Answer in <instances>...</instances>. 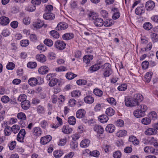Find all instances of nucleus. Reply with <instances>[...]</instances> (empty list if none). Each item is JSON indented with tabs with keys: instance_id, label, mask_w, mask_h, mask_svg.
Segmentation results:
<instances>
[{
	"instance_id": "nucleus-45",
	"label": "nucleus",
	"mask_w": 158,
	"mask_h": 158,
	"mask_svg": "<svg viewBox=\"0 0 158 158\" xmlns=\"http://www.w3.org/2000/svg\"><path fill=\"white\" fill-rule=\"evenodd\" d=\"M17 118L22 120H24L26 119V116L25 114L23 112H20L17 115Z\"/></svg>"
},
{
	"instance_id": "nucleus-42",
	"label": "nucleus",
	"mask_w": 158,
	"mask_h": 158,
	"mask_svg": "<svg viewBox=\"0 0 158 158\" xmlns=\"http://www.w3.org/2000/svg\"><path fill=\"white\" fill-rule=\"evenodd\" d=\"M44 43L48 47H51L53 45V42L50 39H46L44 41Z\"/></svg>"
},
{
	"instance_id": "nucleus-10",
	"label": "nucleus",
	"mask_w": 158,
	"mask_h": 158,
	"mask_svg": "<svg viewBox=\"0 0 158 158\" xmlns=\"http://www.w3.org/2000/svg\"><path fill=\"white\" fill-rule=\"evenodd\" d=\"M94 57L92 55H86L83 58V62L87 65L90 64V61L93 59Z\"/></svg>"
},
{
	"instance_id": "nucleus-57",
	"label": "nucleus",
	"mask_w": 158,
	"mask_h": 158,
	"mask_svg": "<svg viewBox=\"0 0 158 158\" xmlns=\"http://www.w3.org/2000/svg\"><path fill=\"white\" fill-rule=\"evenodd\" d=\"M43 24L44 23L43 22L38 21V22L34 23L33 25L34 27L36 28H40L43 27Z\"/></svg>"
},
{
	"instance_id": "nucleus-12",
	"label": "nucleus",
	"mask_w": 158,
	"mask_h": 158,
	"mask_svg": "<svg viewBox=\"0 0 158 158\" xmlns=\"http://www.w3.org/2000/svg\"><path fill=\"white\" fill-rule=\"evenodd\" d=\"M86 114L85 110L83 109L78 110L76 112V117L79 118H82L85 116Z\"/></svg>"
},
{
	"instance_id": "nucleus-33",
	"label": "nucleus",
	"mask_w": 158,
	"mask_h": 158,
	"mask_svg": "<svg viewBox=\"0 0 158 158\" xmlns=\"http://www.w3.org/2000/svg\"><path fill=\"white\" fill-rule=\"evenodd\" d=\"M93 93L96 96L99 97H102L103 94V91L98 89H94Z\"/></svg>"
},
{
	"instance_id": "nucleus-8",
	"label": "nucleus",
	"mask_w": 158,
	"mask_h": 158,
	"mask_svg": "<svg viewBox=\"0 0 158 158\" xmlns=\"http://www.w3.org/2000/svg\"><path fill=\"white\" fill-rule=\"evenodd\" d=\"M10 22L9 18L5 16H2L0 17V24L3 26L8 25Z\"/></svg>"
},
{
	"instance_id": "nucleus-36",
	"label": "nucleus",
	"mask_w": 158,
	"mask_h": 158,
	"mask_svg": "<svg viewBox=\"0 0 158 158\" xmlns=\"http://www.w3.org/2000/svg\"><path fill=\"white\" fill-rule=\"evenodd\" d=\"M37 111L38 114H43L45 112V109L43 106L39 105L37 107Z\"/></svg>"
},
{
	"instance_id": "nucleus-23",
	"label": "nucleus",
	"mask_w": 158,
	"mask_h": 158,
	"mask_svg": "<svg viewBox=\"0 0 158 158\" xmlns=\"http://www.w3.org/2000/svg\"><path fill=\"white\" fill-rule=\"evenodd\" d=\"M84 101L86 103L91 104L94 102V98L90 95H87L84 98Z\"/></svg>"
},
{
	"instance_id": "nucleus-51",
	"label": "nucleus",
	"mask_w": 158,
	"mask_h": 158,
	"mask_svg": "<svg viewBox=\"0 0 158 158\" xmlns=\"http://www.w3.org/2000/svg\"><path fill=\"white\" fill-rule=\"evenodd\" d=\"M15 67V64L12 62H9L6 66V68L8 70H12Z\"/></svg>"
},
{
	"instance_id": "nucleus-25",
	"label": "nucleus",
	"mask_w": 158,
	"mask_h": 158,
	"mask_svg": "<svg viewBox=\"0 0 158 158\" xmlns=\"http://www.w3.org/2000/svg\"><path fill=\"white\" fill-rule=\"evenodd\" d=\"M152 74L153 73L151 71L147 72L144 77V81L145 82H149L151 80Z\"/></svg>"
},
{
	"instance_id": "nucleus-60",
	"label": "nucleus",
	"mask_w": 158,
	"mask_h": 158,
	"mask_svg": "<svg viewBox=\"0 0 158 158\" xmlns=\"http://www.w3.org/2000/svg\"><path fill=\"white\" fill-rule=\"evenodd\" d=\"M112 73V70H104V71L103 75L105 77H108L111 75Z\"/></svg>"
},
{
	"instance_id": "nucleus-49",
	"label": "nucleus",
	"mask_w": 158,
	"mask_h": 158,
	"mask_svg": "<svg viewBox=\"0 0 158 158\" xmlns=\"http://www.w3.org/2000/svg\"><path fill=\"white\" fill-rule=\"evenodd\" d=\"M4 134L6 136H9L11 133V129L9 126L6 127L4 130Z\"/></svg>"
},
{
	"instance_id": "nucleus-64",
	"label": "nucleus",
	"mask_w": 158,
	"mask_h": 158,
	"mask_svg": "<svg viewBox=\"0 0 158 158\" xmlns=\"http://www.w3.org/2000/svg\"><path fill=\"white\" fill-rule=\"evenodd\" d=\"M76 103V101L74 98L70 99L68 102L69 105L71 107L74 106Z\"/></svg>"
},
{
	"instance_id": "nucleus-24",
	"label": "nucleus",
	"mask_w": 158,
	"mask_h": 158,
	"mask_svg": "<svg viewBox=\"0 0 158 158\" xmlns=\"http://www.w3.org/2000/svg\"><path fill=\"white\" fill-rule=\"evenodd\" d=\"M133 114L135 117L137 118L142 117L144 115L141 110L138 109L135 110Z\"/></svg>"
},
{
	"instance_id": "nucleus-19",
	"label": "nucleus",
	"mask_w": 158,
	"mask_h": 158,
	"mask_svg": "<svg viewBox=\"0 0 158 158\" xmlns=\"http://www.w3.org/2000/svg\"><path fill=\"white\" fill-rule=\"evenodd\" d=\"M74 37V35L72 33H66L62 35V38L64 40H70Z\"/></svg>"
},
{
	"instance_id": "nucleus-50",
	"label": "nucleus",
	"mask_w": 158,
	"mask_h": 158,
	"mask_svg": "<svg viewBox=\"0 0 158 158\" xmlns=\"http://www.w3.org/2000/svg\"><path fill=\"white\" fill-rule=\"evenodd\" d=\"M68 121L69 124L73 125H74L76 123V118L73 116L69 117L68 119Z\"/></svg>"
},
{
	"instance_id": "nucleus-13",
	"label": "nucleus",
	"mask_w": 158,
	"mask_h": 158,
	"mask_svg": "<svg viewBox=\"0 0 158 158\" xmlns=\"http://www.w3.org/2000/svg\"><path fill=\"white\" fill-rule=\"evenodd\" d=\"M49 68L46 66H41L38 69L39 73L41 74H45L47 73L49 71Z\"/></svg>"
},
{
	"instance_id": "nucleus-1",
	"label": "nucleus",
	"mask_w": 158,
	"mask_h": 158,
	"mask_svg": "<svg viewBox=\"0 0 158 158\" xmlns=\"http://www.w3.org/2000/svg\"><path fill=\"white\" fill-rule=\"evenodd\" d=\"M26 134V132L25 130L24 129H21L18 134L17 140L20 142H23V140Z\"/></svg>"
},
{
	"instance_id": "nucleus-48",
	"label": "nucleus",
	"mask_w": 158,
	"mask_h": 158,
	"mask_svg": "<svg viewBox=\"0 0 158 158\" xmlns=\"http://www.w3.org/2000/svg\"><path fill=\"white\" fill-rule=\"evenodd\" d=\"M63 154V152L62 151H55L54 152L53 155L56 158L61 157Z\"/></svg>"
},
{
	"instance_id": "nucleus-46",
	"label": "nucleus",
	"mask_w": 158,
	"mask_h": 158,
	"mask_svg": "<svg viewBox=\"0 0 158 158\" xmlns=\"http://www.w3.org/2000/svg\"><path fill=\"white\" fill-rule=\"evenodd\" d=\"M67 142V138L64 137L63 139H60V141L58 143V145L60 146H62L64 145Z\"/></svg>"
},
{
	"instance_id": "nucleus-58",
	"label": "nucleus",
	"mask_w": 158,
	"mask_h": 158,
	"mask_svg": "<svg viewBox=\"0 0 158 158\" xmlns=\"http://www.w3.org/2000/svg\"><path fill=\"white\" fill-rule=\"evenodd\" d=\"M67 69L66 67L64 66H60L56 67L55 69V70L57 72H64L67 71Z\"/></svg>"
},
{
	"instance_id": "nucleus-39",
	"label": "nucleus",
	"mask_w": 158,
	"mask_h": 158,
	"mask_svg": "<svg viewBox=\"0 0 158 158\" xmlns=\"http://www.w3.org/2000/svg\"><path fill=\"white\" fill-rule=\"evenodd\" d=\"M102 105V104L97 103L94 108V111L96 112H99L101 111L103 108Z\"/></svg>"
},
{
	"instance_id": "nucleus-21",
	"label": "nucleus",
	"mask_w": 158,
	"mask_h": 158,
	"mask_svg": "<svg viewBox=\"0 0 158 158\" xmlns=\"http://www.w3.org/2000/svg\"><path fill=\"white\" fill-rule=\"evenodd\" d=\"M28 82L31 86H35L38 84V80L35 77H31L29 79Z\"/></svg>"
},
{
	"instance_id": "nucleus-3",
	"label": "nucleus",
	"mask_w": 158,
	"mask_h": 158,
	"mask_svg": "<svg viewBox=\"0 0 158 158\" xmlns=\"http://www.w3.org/2000/svg\"><path fill=\"white\" fill-rule=\"evenodd\" d=\"M94 130L98 134V135L100 137L104 131V129L102 127L101 125L98 124H96L94 126Z\"/></svg>"
},
{
	"instance_id": "nucleus-47",
	"label": "nucleus",
	"mask_w": 158,
	"mask_h": 158,
	"mask_svg": "<svg viewBox=\"0 0 158 158\" xmlns=\"http://www.w3.org/2000/svg\"><path fill=\"white\" fill-rule=\"evenodd\" d=\"M11 131L14 133H17L20 130V127L17 125H14L11 127Z\"/></svg>"
},
{
	"instance_id": "nucleus-26",
	"label": "nucleus",
	"mask_w": 158,
	"mask_h": 158,
	"mask_svg": "<svg viewBox=\"0 0 158 158\" xmlns=\"http://www.w3.org/2000/svg\"><path fill=\"white\" fill-rule=\"evenodd\" d=\"M36 58L37 60L41 62H44L46 60V56L43 54L37 55Z\"/></svg>"
},
{
	"instance_id": "nucleus-63",
	"label": "nucleus",
	"mask_w": 158,
	"mask_h": 158,
	"mask_svg": "<svg viewBox=\"0 0 158 158\" xmlns=\"http://www.w3.org/2000/svg\"><path fill=\"white\" fill-rule=\"evenodd\" d=\"M140 110H141L142 112L144 114L145 112L147 111L148 110V107L145 105L142 104L139 106Z\"/></svg>"
},
{
	"instance_id": "nucleus-22",
	"label": "nucleus",
	"mask_w": 158,
	"mask_h": 158,
	"mask_svg": "<svg viewBox=\"0 0 158 158\" xmlns=\"http://www.w3.org/2000/svg\"><path fill=\"white\" fill-rule=\"evenodd\" d=\"M144 12V8L143 6L138 7L135 10V12L137 15H140Z\"/></svg>"
},
{
	"instance_id": "nucleus-4",
	"label": "nucleus",
	"mask_w": 158,
	"mask_h": 158,
	"mask_svg": "<svg viewBox=\"0 0 158 158\" xmlns=\"http://www.w3.org/2000/svg\"><path fill=\"white\" fill-rule=\"evenodd\" d=\"M133 99L134 102L136 103L137 106H138L139 103L143 100V98L141 94H136L134 95Z\"/></svg>"
},
{
	"instance_id": "nucleus-9",
	"label": "nucleus",
	"mask_w": 158,
	"mask_h": 158,
	"mask_svg": "<svg viewBox=\"0 0 158 158\" xmlns=\"http://www.w3.org/2000/svg\"><path fill=\"white\" fill-rule=\"evenodd\" d=\"M32 133L34 135L38 137L41 135L42 133L41 129L39 127H35L32 130Z\"/></svg>"
},
{
	"instance_id": "nucleus-44",
	"label": "nucleus",
	"mask_w": 158,
	"mask_h": 158,
	"mask_svg": "<svg viewBox=\"0 0 158 158\" xmlns=\"http://www.w3.org/2000/svg\"><path fill=\"white\" fill-rule=\"evenodd\" d=\"M71 94L73 97H78L81 95V92L79 90H75L71 92Z\"/></svg>"
},
{
	"instance_id": "nucleus-27",
	"label": "nucleus",
	"mask_w": 158,
	"mask_h": 158,
	"mask_svg": "<svg viewBox=\"0 0 158 158\" xmlns=\"http://www.w3.org/2000/svg\"><path fill=\"white\" fill-rule=\"evenodd\" d=\"M98 119L101 123H104L107 122L108 118L106 115L103 114L99 116Z\"/></svg>"
},
{
	"instance_id": "nucleus-30",
	"label": "nucleus",
	"mask_w": 158,
	"mask_h": 158,
	"mask_svg": "<svg viewBox=\"0 0 158 158\" xmlns=\"http://www.w3.org/2000/svg\"><path fill=\"white\" fill-rule=\"evenodd\" d=\"M103 25L105 27H109L114 24V21L111 19H107L105 21Z\"/></svg>"
},
{
	"instance_id": "nucleus-14",
	"label": "nucleus",
	"mask_w": 158,
	"mask_h": 158,
	"mask_svg": "<svg viewBox=\"0 0 158 158\" xmlns=\"http://www.w3.org/2000/svg\"><path fill=\"white\" fill-rule=\"evenodd\" d=\"M154 2L152 1H149L147 2L145 4V7L148 10H152L155 7Z\"/></svg>"
},
{
	"instance_id": "nucleus-16",
	"label": "nucleus",
	"mask_w": 158,
	"mask_h": 158,
	"mask_svg": "<svg viewBox=\"0 0 158 158\" xmlns=\"http://www.w3.org/2000/svg\"><path fill=\"white\" fill-rule=\"evenodd\" d=\"M157 133V131L156 130L151 128L147 129L145 131V134L148 135L156 134Z\"/></svg>"
},
{
	"instance_id": "nucleus-54",
	"label": "nucleus",
	"mask_w": 158,
	"mask_h": 158,
	"mask_svg": "<svg viewBox=\"0 0 158 158\" xmlns=\"http://www.w3.org/2000/svg\"><path fill=\"white\" fill-rule=\"evenodd\" d=\"M107 102L112 105L115 106L116 102L114 99L113 98H109L106 99Z\"/></svg>"
},
{
	"instance_id": "nucleus-15",
	"label": "nucleus",
	"mask_w": 158,
	"mask_h": 158,
	"mask_svg": "<svg viewBox=\"0 0 158 158\" xmlns=\"http://www.w3.org/2000/svg\"><path fill=\"white\" fill-rule=\"evenodd\" d=\"M44 19L47 20H52L55 18V15L51 12H46L43 15Z\"/></svg>"
},
{
	"instance_id": "nucleus-31",
	"label": "nucleus",
	"mask_w": 158,
	"mask_h": 158,
	"mask_svg": "<svg viewBox=\"0 0 158 158\" xmlns=\"http://www.w3.org/2000/svg\"><path fill=\"white\" fill-rule=\"evenodd\" d=\"M100 68V64H96L92 66L89 69V70L91 73L96 71Z\"/></svg>"
},
{
	"instance_id": "nucleus-29",
	"label": "nucleus",
	"mask_w": 158,
	"mask_h": 158,
	"mask_svg": "<svg viewBox=\"0 0 158 158\" xmlns=\"http://www.w3.org/2000/svg\"><path fill=\"white\" fill-rule=\"evenodd\" d=\"M115 126L112 124L108 125L106 128V131L109 133H112L115 130Z\"/></svg>"
},
{
	"instance_id": "nucleus-28",
	"label": "nucleus",
	"mask_w": 158,
	"mask_h": 158,
	"mask_svg": "<svg viewBox=\"0 0 158 158\" xmlns=\"http://www.w3.org/2000/svg\"><path fill=\"white\" fill-rule=\"evenodd\" d=\"M148 117L151 119V120H155L157 118V115L155 112L152 111L148 114Z\"/></svg>"
},
{
	"instance_id": "nucleus-55",
	"label": "nucleus",
	"mask_w": 158,
	"mask_h": 158,
	"mask_svg": "<svg viewBox=\"0 0 158 158\" xmlns=\"http://www.w3.org/2000/svg\"><path fill=\"white\" fill-rule=\"evenodd\" d=\"M58 80L55 78L52 79L49 83V85L50 86H53L57 84Z\"/></svg>"
},
{
	"instance_id": "nucleus-43",
	"label": "nucleus",
	"mask_w": 158,
	"mask_h": 158,
	"mask_svg": "<svg viewBox=\"0 0 158 158\" xmlns=\"http://www.w3.org/2000/svg\"><path fill=\"white\" fill-rule=\"evenodd\" d=\"M103 69V71L112 70L111 69V66L110 64L109 63H106L101 67Z\"/></svg>"
},
{
	"instance_id": "nucleus-20",
	"label": "nucleus",
	"mask_w": 158,
	"mask_h": 158,
	"mask_svg": "<svg viewBox=\"0 0 158 158\" xmlns=\"http://www.w3.org/2000/svg\"><path fill=\"white\" fill-rule=\"evenodd\" d=\"M90 141L88 139H85L82 140L81 142L80 146L82 148H85L88 147L90 143Z\"/></svg>"
},
{
	"instance_id": "nucleus-37",
	"label": "nucleus",
	"mask_w": 158,
	"mask_h": 158,
	"mask_svg": "<svg viewBox=\"0 0 158 158\" xmlns=\"http://www.w3.org/2000/svg\"><path fill=\"white\" fill-rule=\"evenodd\" d=\"M141 123L144 125H148L151 123V120L148 117H145L142 119Z\"/></svg>"
},
{
	"instance_id": "nucleus-2",
	"label": "nucleus",
	"mask_w": 158,
	"mask_h": 158,
	"mask_svg": "<svg viewBox=\"0 0 158 158\" xmlns=\"http://www.w3.org/2000/svg\"><path fill=\"white\" fill-rule=\"evenodd\" d=\"M54 45L56 48L59 50H61L65 48L66 44L62 41L57 40L55 43Z\"/></svg>"
},
{
	"instance_id": "nucleus-56",
	"label": "nucleus",
	"mask_w": 158,
	"mask_h": 158,
	"mask_svg": "<svg viewBox=\"0 0 158 158\" xmlns=\"http://www.w3.org/2000/svg\"><path fill=\"white\" fill-rule=\"evenodd\" d=\"M36 9L35 6L33 5H31L27 7L26 8V10L28 11L33 12Z\"/></svg>"
},
{
	"instance_id": "nucleus-18",
	"label": "nucleus",
	"mask_w": 158,
	"mask_h": 158,
	"mask_svg": "<svg viewBox=\"0 0 158 158\" xmlns=\"http://www.w3.org/2000/svg\"><path fill=\"white\" fill-rule=\"evenodd\" d=\"M21 106L24 110L28 109L30 107V103L29 101L26 100L21 103Z\"/></svg>"
},
{
	"instance_id": "nucleus-32",
	"label": "nucleus",
	"mask_w": 158,
	"mask_h": 158,
	"mask_svg": "<svg viewBox=\"0 0 158 158\" xmlns=\"http://www.w3.org/2000/svg\"><path fill=\"white\" fill-rule=\"evenodd\" d=\"M106 114L108 116H111L115 113V111L111 107L107 108L105 112Z\"/></svg>"
},
{
	"instance_id": "nucleus-52",
	"label": "nucleus",
	"mask_w": 158,
	"mask_h": 158,
	"mask_svg": "<svg viewBox=\"0 0 158 158\" xmlns=\"http://www.w3.org/2000/svg\"><path fill=\"white\" fill-rule=\"evenodd\" d=\"M151 37L153 42H156L158 41V34L156 33L152 34L151 35Z\"/></svg>"
},
{
	"instance_id": "nucleus-40",
	"label": "nucleus",
	"mask_w": 158,
	"mask_h": 158,
	"mask_svg": "<svg viewBox=\"0 0 158 158\" xmlns=\"http://www.w3.org/2000/svg\"><path fill=\"white\" fill-rule=\"evenodd\" d=\"M40 125L41 127L43 129H46L48 127V122L45 120L41 121L40 123Z\"/></svg>"
},
{
	"instance_id": "nucleus-6",
	"label": "nucleus",
	"mask_w": 158,
	"mask_h": 158,
	"mask_svg": "<svg viewBox=\"0 0 158 158\" xmlns=\"http://www.w3.org/2000/svg\"><path fill=\"white\" fill-rule=\"evenodd\" d=\"M52 139V137L50 135H47L41 138L40 139V143L42 145L46 144Z\"/></svg>"
},
{
	"instance_id": "nucleus-38",
	"label": "nucleus",
	"mask_w": 158,
	"mask_h": 158,
	"mask_svg": "<svg viewBox=\"0 0 158 158\" xmlns=\"http://www.w3.org/2000/svg\"><path fill=\"white\" fill-rule=\"evenodd\" d=\"M97 15V14L93 11H90L88 14L89 19L91 20H94L96 18Z\"/></svg>"
},
{
	"instance_id": "nucleus-61",
	"label": "nucleus",
	"mask_w": 158,
	"mask_h": 158,
	"mask_svg": "<svg viewBox=\"0 0 158 158\" xmlns=\"http://www.w3.org/2000/svg\"><path fill=\"white\" fill-rule=\"evenodd\" d=\"M149 65V62L147 60L143 61L142 63V68L144 69H148Z\"/></svg>"
},
{
	"instance_id": "nucleus-59",
	"label": "nucleus",
	"mask_w": 158,
	"mask_h": 158,
	"mask_svg": "<svg viewBox=\"0 0 158 158\" xmlns=\"http://www.w3.org/2000/svg\"><path fill=\"white\" fill-rule=\"evenodd\" d=\"M27 66L28 68L33 69L36 67L37 64L35 62H31L27 63Z\"/></svg>"
},
{
	"instance_id": "nucleus-53",
	"label": "nucleus",
	"mask_w": 158,
	"mask_h": 158,
	"mask_svg": "<svg viewBox=\"0 0 158 158\" xmlns=\"http://www.w3.org/2000/svg\"><path fill=\"white\" fill-rule=\"evenodd\" d=\"M26 95L24 94H22L18 97V100L20 102H23L26 101Z\"/></svg>"
},
{
	"instance_id": "nucleus-7",
	"label": "nucleus",
	"mask_w": 158,
	"mask_h": 158,
	"mask_svg": "<svg viewBox=\"0 0 158 158\" xmlns=\"http://www.w3.org/2000/svg\"><path fill=\"white\" fill-rule=\"evenodd\" d=\"M95 26L98 27H100L103 25L104 21L102 19L100 18H96L94 21Z\"/></svg>"
},
{
	"instance_id": "nucleus-62",
	"label": "nucleus",
	"mask_w": 158,
	"mask_h": 158,
	"mask_svg": "<svg viewBox=\"0 0 158 158\" xmlns=\"http://www.w3.org/2000/svg\"><path fill=\"white\" fill-rule=\"evenodd\" d=\"M37 48L40 51L43 52L47 50V48L44 45L40 44L37 47Z\"/></svg>"
},
{
	"instance_id": "nucleus-35",
	"label": "nucleus",
	"mask_w": 158,
	"mask_h": 158,
	"mask_svg": "<svg viewBox=\"0 0 158 158\" xmlns=\"http://www.w3.org/2000/svg\"><path fill=\"white\" fill-rule=\"evenodd\" d=\"M50 35L53 38L55 39H58L59 37V34L56 31L54 30L50 31Z\"/></svg>"
},
{
	"instance_id": "nucleus-17",
	"label": "nucleus",
	"mask_w": 158,
	"mask_h": 158,
	"mask_svg": "<svg viewBox=\"0 0 158 158\" xmlns=\"http://www.w3.org/2000/svg\"><path fill=\"white\" fill-rule=\"evenodd\" d=\"M62 130L63 133L67 134L71 133L73 131L72 128L69 126H64L62 129Z\"/></svg>"
},
{
	"instance_id": "nucleus-11",
	"label": "nucleus",
	"mask_w": 158,
	"mask_h": 158,
	"mask_svg": "<svg viewBox=\"0 0 158 158\" xmlns=\"http://www.w3.org/2000/svg\"><path fill=\"white\" fill-rule=\"evenodd\" d=\"M68 27V24L64 22L60 23H58L56 28L57 30H65Z\"/></svg>"
},
{
	"instance_id": "nucleus-41",
	"label": "nucleus",
	"mask_w": 158,
	"mask_h": 158,
	"mask_svg": "<svg viewBox=\"0 0 158 158\" xmlns=\"http://www.w3.org/2000/svg\"><path fill=\"white\" fill-rule=\"evenodd\" d=\"M77 76L76 75L71 72H69L66 74V78L69 80L72 79Z\"/></svg>"
},
{
	"instance_id": "nucleus-34",
	"label": "nucleus",
	"mask_w": 158,
	"mask_h": 158,
	"mask_svg": "<svg viewBox=\"0 0 158 158\" xmlns=\"http://www.w3.org/2000/svg\"><path fill=\"white\" fill-rule=\"evenodd\" d=\"M143 27L145 29L148 31L152 28V25L150 23L146 22L143 24Z\"/></svg>"
},
{
	"instance_id": "nucleus-5",
	"label": "nucleus",
	"mask_w": 158,
	"mask_h": 158,
	"mask_svg": "<svg viewBox=\"0 0 158 158\" xmlns=\"http://www.w3.org/2000/svg\"><path fill=\"white\" fill-rule=\"evenodd\" d=\"M126 105L128 107H133L137 106L136 103L134 102L133 98H127L125 99Z\"/></svg>"
}]
</instances>
